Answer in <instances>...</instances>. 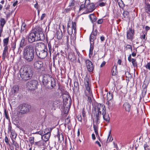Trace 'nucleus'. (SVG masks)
I'll list each match as a JSON object with an SVG mask.
<instances>
[{
    "label": "nucleus",
    "instance_id": "680f3d73",
    "mask_svg": "<svg viewBox=\"0 0 150 150\" xmlns=\"http://www.w3.org/2000/svg\"><path fill=\"white\" fill-rule=\"evenodd\" d=\"M147 69H148L150 71V62H148L145 66Z\"/></svg>",
    "mask_w": 150,
    "mask_h": 150
},
{
    "label": "nucleus",
    "instance_id": "473e14b6",
    "mask_svg": "<svg viewBox=\"0 0 150 150\" xmlns=\"http://www.w3.org/2000/svg\"><path fill=\"white\" fill-rule=\"evenodd\" d=\"M142 33H143V34H141L140 35V38L142 39H143L145 40H146L147 39L146 37L147 34V32L144 33L143 32Z\"/></svg>",
    "mask_w": 150,
    "mask_h": 150
},
{
    "label": "nucleus",
    "instance_id": "58836bf2",
    "mask_svg": "<svg viewBox=\"0 0 150 150\" xmlns=\"http://www.w3.org/2000/svg\"><path fill=\"white\" fill-rule=\"evenodd\" d=\"M57 36L58 39H60L62 37V32H58L57 33Z\"/></svg>",
    "mask_w": 150,
    "mask_h": 150
},
{
    "label": "nucleus",
    "instance_id": "8fccbe9b",
    "mask_svg": "<svg viewBox=\"0 0 150 150\" xmlns=\"http://www.w3.org/2000/svg\"><path fill=\"white\" fill-rule=\"evenodd\" d=\"M85 4H82L80 7L79 11H80L82 10H83L85 8Z\"/></svg>",
    "mask_w": 150,
    "mask_h": 150
},
{
    "label": "nucleus",
    "instance_id": "cd10ccee",
    "mask_svg": "<svg viewBox=\"0 0 150 150\" xmlns=\"http://www.w3.org/2000/svg\"><path fill=\"white\" fill-rule=\"evenodd\" d=\"M145 12L150 14V0L149 1L148 4L145 7Z\"/></svg>",
    "mask_w": 150,
    "mask_h": 150
},
{
    "label": "nucleus",
    "instance_id": "c85d7f7f",
    "mask_svg": "<svg viewBox=\"0 0 150 150\" xmlns=\"http://www.w3.org/2000/svg\"><path fill=\"white\" fill-rule=\"evenodd\" d=\"M9 41V38H7L4 39L3 41V46L4 47V48H8L7 46Z\"/></svg>",
    "mask_w": 150,
    "mask_h": 150
},
{
    "label": "nucleus",
    "instance_id": "4c0bfd02",
    "mask_svg": "<svg viewBox=\"0 0 150 150\" xmlns=\"http://www.w3.org/2000/svg\"><path fill=\"white\" fill-rule=\"evenodd\" d=\"M0 26H4V25L6 24V21L4 18H1L0 20Z\"/></svg>",
    "mask_w": 150,
    "mask_h": 150
},
{
    "label": "nucleus",
    "instance_id": "393cba45",
    "mask_svg": "<svg viewBox=\"0 0 150 150\" xmlns=\"http://www.w3.org/2000/svg\"><path fill=\"white\" fill-rule=\"evenodd\" d=\"M8 48H4L3 53L2 54V59L3 60H5L6 57L7 55L8 54Z\"/></svg>",
    "mask_w": 150,
    "mask_h": 150
},
{
    "label": "nucleus",
    "instance_id": "20e7f679",
    "mask_svg": "<svg viewBox=\"0 0 150 150\" xmlns=\"http://www.w3.org/2000/svg\"><path fill=\"white\" fill-rule=\"evenodd\" d=\"M63 98L64 106V111L65 112H69L71 103V98L68 95L64 94L63 95Z\"/></svg>",
    "mask_w": 150,
    "mask_h": 150
},
{
    "label": "nucleus",
    "instance_id": "5701e85b",
    "mask_svg": "<svg viewBox=\"0 0 150 150\" xmlns=\"http://www.w3.org/2000/svg\"><path fill=\"white\" fill-rule=\"evenodd\" d=\"M73 90L75 92H78L79 90V83L77 81H75L74 83V87Z\"/></svg>",
    "mask_w": 150,
    "mask_h": 150
},
{
    "label": "nucleus",
    "instance_id": "de8ad7c7",
    "mask_svg": "<svg viewBox=\"0 0 150 150\" xmlns=\"http://www.w3.org/2000/svg\"><path fill=\"white\" fill-rule=\"evenodd\" d=\"M85 93L86 96L88 98L90 101V100L91 101V96H92V93H90V95L88 94L87 93V92L86 91L85 92Z\"/></svg>",
    "mask_w": 150,
    "mask_h": 150
},
{
    "label": "nucleus",
    "instance_id": "3c124183",
    "mask_svg": "<svg viewBox=\"0 0 150 150\" xmlns=\"http://www.w3.org/2000/svg\"><path fill=\"white\" fill-rule=\"evenodd\" d=\"M112 102L111 100L110 101L108 100V101L106 103V104L108 105L109 107H110L111 106H112Z\"/></svg>",
    "mask_w": 150,
    "mask_h": 150
},
{
    "label": "nucleus",
    "instance_id": "f704fd0d",
    "mask_svg": "<svg viewBox=\"0 0 150 150\" xmlns=\"http://www.w3.org/2000/svg\"><path fill=\"white\" fill-rule=\"evenodd\" d=\"M26 25L24 23H22L21 30H20L21 33H22V32L24 31L25 30L26 31Z\"/></svg>",
    "mask_w": 150,
    "mask_h": 150
},
{
    "label": "nucleus",
    "instance_id": "7c9ffc66",
    "mask_svg": "<svg viewBox=\"0 0 150 150\" xmlns=\"http://www.w3.org/2000/svg\"><path fill=\"white\" fill-rule=\"evenodd\" d=\"M94 49L93 44L91 43L90 45V47L89 49V57H91L93 54V50Z\"/></svg>",
    "mask_w": 150,
    "mask_h": 150
},
{
    "label": "nucleus",
    "instance_id": "79ce46f5",
    "mask_svg": "<svg viewBox=\"0 0 150 150\" xmlns=\"http://www.w3.org/2000/svg\"><path fill=\"white\" fill-rule=\"evenodd\" d=\"M95 39V38L94 36H93L92 35H91L90 37V44L91 43L92 44H94V41Z\"/></svg>",
    "mask_w": 150,
    "mask_h": 150
},
{
    "label": "nucleus",
    "instance_id": "9b49d317",
    "mask_svg": "<svg viewBox=\"0 0 150 150\" xmlns=\"http://www.w3.org/2000/svg\"><path fill=\"white\" fill-rule=\"evenodd\" d=\"M134 30L132 28L129 27L127 32V38L131 41L132 40L134 37Z\"/></svg>",
    "mask_w": 150,
    "mask_h": 150
},
{
    "label": "nucleus",
    "instance_id": "5fc2aeb1",
    "mask_svg": "<svg viewBox=\"0 0 150 150\" xmlns=\"http://www.w3.org/2000/svg\"><path fill=\"white\" fill-rule=\"evenodd\" d=\"M98 32V30H96L95 31H93L91 35H93L94 36H96L97 35Z\"/></svg>",
    "mask_w": 150,
    "mask_h": 150
},
{
    "label": "nucleus",
    "instance_id": "b1692460",
    "mask_svg": "<svg viewBox=\"0 0 150 150\" xmlns=\"http://www.w3.org/2000/svg\"><path fill=\"white\" fill-rule=\"evenodd\" d=\"M103 119L107 122L109 123L110 122V118L109 115L108 113H103Z\"/></svg>",
    "mask_w": 150,
    "mask_h": 150
},
{
    "label": "nucleus",
    "instance_id": "72a5a7b5",
    "mask_svg": "<svg viewBox=\"0 0 150 150\" xmlns=\"http://www.w3.org/2000/svg\"><path fill=\"white\" fill-rule=\"evenodd\" d=\"M95 125L94 123H93V127L94 129V130L95 132V133L96 134V137H97V135H98V127L97 126V125Z\"/></svg>",
    "mask_w": 150,
    "mask_h": 150
},
{
    "label": "nucleus",
    "instance_id": "6e6d98bb",
    "mask_svg": "<svg viewBox=\"0 0 150 150\" xmlns=\"http://www.w3.org/2000/svg\"><path fill=\"white\" fill-rule=\"evenodd\" d=\"M5 142L7 144H9V141L8 137L7 136H6L4 139Z\"/></svg>",
    "mask_w": 150,
    "mask_h": 150
},
{
    "label": "nucleus",
    "instance_id": "09e8293b",
    "mask_svg": "<svg viewBox=\"0 0 150 150\" xmlns=\"http://www.w3.org/2000/svg\"><path fill=\"white\" fill-rule=\"evenodd\" d=\"M45 133V131L44 132H43L42 130H40L38 132H36L35 133V134H39L42 136L43 134Z\"/></svg>",
    "mask_w": 150,
    "mask_h": 150
},
{
    "label": "nucleus",
    "instance_id": "4d7b16f0",
    "mask_svg": "<svg viewBox=\"0 0 150 150\" xmlns=\"http://www.w3.org/2000/svg\"><path fill=\"white\" fill-rule=\"evenodd\" d=\"M13 144L15 146V149H18V148L19 145L16 142H14V143Z\"/></svg>",
    "mask_w": 150,
    "mask_h": 150
},
{
    "label": "nucleus",
    "instance_id": "774afa93",
    "mask_svg": "<svg viewBox=\"0 0 150 150\" xmlns=\"http://www.w3.org/2000/svg\"><path fill=\"white\" fill-rule=\"evenodd\" d=\"M46 14L45 13H43L41 16L40 19L41 20H42L44 18Z\"/></svg>",
    "mask_w": 150,
    "mask_h": 150
},
{
    "label": "nucleus",
    "instance_id": "052dcab7",
    "mask_svg": "<svg viewBox=\"0 0 150 150\" xmlns=\"http://www.w3.org/2000/svg\"><path fill=\"white\" fill-rule=\"evenodd\" d=\"M143 87H144V90L143 91V93H146V86L145 84H143L142 86Z\"/></svg>",
    "mask_w": 150,
    "mask_h": 150
},
{
    "label": "nucleus",
    "instance_id": "9d476101",
    "mask_svg": "<svg viewBox=\"0 0 150 150\" xmlns=\"http://www.w3.org/2000/svg\"><path fill=\"white\" fill-rule=\"evenodd\" d=\"M35 30L32 31L27 37L28 42L31 43L37 41Z\"/></svg>",
    "mask_w": 150,
    "mask_h": 150
},
{
    "label": "nucleus",
    "instance_id": "2eb2a0df",
    "mask_svg": "<svg viewBox=\"0 0 150 150\" xmlns=\"http://www.w3.org/2000/svg\"><path fill=\"white\" fill-rule=\"evenodd\" d=\"M35 47L37 49L38 51L47 49V46L45 44L42 42H38L35 45Z\"/></svg>",
    "mask_w": 150,
    "mask_h": 150
},
{
    "label": "nucleus",
    "instance_id": "4be33fe9",
    "mask_svg": "<svg viewBox=\"0 0 150 150\" xmlns=\"http://www.w3.org/2000/svg\"><path fill=\"white\" fill-rule=\"evenodd\" d=\"M123 107L126 111L129 112L131 109V106L128 102H126L123 104Z\"/></svg>",
    "mask_w": 150,
    "mask_h": 150
},
{
    "label": "nucleus",
    "instance_id": "a18cd8bd",
    "mask_svg": "<svg viewBox=\"0 0 150 150\" xmlns=\"http://www.w3.org/2000/svg\"><path fill=\"white\" fill-rule=\"evenodd\" d=\"M48 46L49 49V51L50 54H51L52 52V48L51 44L50 43H49L48 44Z\"/></svg>",
    "mask_w": 150,
    "mask_h": 150
},
{
    "label": "nucleus",
    "instance_id": "c756f323",
    "mask_svg": "<svg viewBox=\"0 0 150 150\" xmlns=\"http://www.w3.org/2000/svg\"><path fill=\"white\" fill-rule=\"evenodd\" d=\"M101 114V113H96L95 114L96 118V125H98L100 122L99 120Z\"/></svg>",
    "mask_w": 150,
    "mask_h": 150
},
{
    "label": "nucleus",
    "instance_id": "a19ab883",
    "mask_svg": "<svg viewBox=\"0 0 150 150\" xmlns=\"http://www.w3.org/2000/svg\"><path fill=\"white\" fill-rule=\"evenodd\" d=\"M76 118H77L78 120L80 122L82 121V117L81 113H79L78 114H77L76 115Z\"/></svg>",
    "mask_w": 150,
    "mask_h": 150
},
{
    "label": "nucleus",
    "instance_id": "0eeeda50",
    "mask_svg": "<svg viewBox=\"0 0 150 150\" xmlns=\"http://www.w3.org/2000/svg\"><path fill=\"white\" fill-rule=\"evenodd\" d=\"M92 112H106V108L104 105L99 104L97 106H93Z\"/></svg>",
    "mask_w": 150,
    "mask_h": 150
},
{
    "label": "nucleus",
    "instance_id": "69168bd1",
    "mask_svg": "<svg viewBox=\"0 0 150 150\" xmlns=\"http://www.w3.org/2000/svg\"><path fill=\"white\" fill-rule=\"evenodd\" d=\"M103 22V19H99L97 21V23L98 24H100L102 23Z\"/></svg>",
    "mask_w": 150,
    "mask_h": 150
},
{
    "label": "nucleus",
    "instance_id": "bf43d9fd",
    "mask_svg": "<svg viewBox=\"0 0 150 150\" xmlns=\"http://www.w3.org/2000/svg\"><path fill=\"white\" fill-rule=\"evenodd\" d=\"M16 42H15L14 43H13L11 46V48H12V50H14V49L16 48Z\"/></svg>",
    "mask_w": 150,
    "mask_h": 150
},
{
    "label": "nucleus",
    "instance_id": "e433bc0d",
    "mask_svg": "<svg viewBox=\"0 0 150 150\" xmlns=\"http://www.w3.org/2000/svg\"><path fill=\"white\" fill-rule=\"evenodd\" d=\"M117 66H114L113 67L112 70V75H115L117 73Z\"/></svg>",
    "mask_w": 150,
    "mask_h": 150
},
{
    "label": "nucleus",
    "instance_id": "e2e57ef3",
    "mask_svg": "<svg viewBox=\"0 0 150 150\" xmlns=\"http://www.w3.org/2000/svg\"><path fill=\"white\" fill-rule=\"evenodd\" d=\"M74 2L75 1L74 0H71V2L69 4V6H74Z\"/></svg>",
    "mask_w": 150,
    "mask_h": 150
},
{
    "label": "nucleus",
    "instance_id": "f257e3e1",
    "mask_svg": "<svg viewBox=\"0 0 150 150\" xmlns=\"http://www.w3.org/2000/svg\"><path fill=\"white\" fill-rule=\"evenodd\" d=\"M23 57L27 62H31L34 59L35 54L34 47L30 44L25 46L23 50Z\"/></svg>",
    "mask_w": 150,
    "mask_h": 150
},
{
    "label": "nucleus",
    "instance_id": "dca6fc26",
    "mask_svg": "<svg viewBox=\"0 0 150 150\" xmlns=\"http://www.w3.org/2000/svg\"><path fill=\"white\" fill-rule=\"evenodd\" d=\"M45 133L43 134L41 136L42 139L44 140V142L47 141L50 138L51 133L49 132H47V130H45Z\"/></svg>",
    "mask_w": 150,
    "mask_h": 150
},
{
    "label": "nucleus",
    "instance_id": "6ab92c4d",
    "mask_svg": "<svg viewBox=\"0 0 150 150\" xmlns=\"http://www.w3.org/2000/svg\"><path fill=\"white\" fill-rule=\"evenodd\" d=\"M43 66V63L41 61H36L34 64V68L36 69H40Z\"/></svg>",
    "mask_w": 150,
    "mask_h": 150
},
{
    "label": "nucleus",
    "instance_id": "4468645a",
    "mask_svg": "<svg viewBox=\"0 0 150 150\" xmlns=\"http://www.w3.org/2000/svg\"><path fill=\"white\" fill-rule=\"evenodd\" d=\"M85 62L88 71L90 72L92 71L93 69V67L92 62L89 60L87 59Z\"/></svg>",
    "mask_w": 150,
    "mask_h": 150
},
{
    "label": "nucleus",
    "instance_id": "49530a36",
    "mask_svg": "<svg viewBox=\"0 0 150 150\" xmlns=\"http://www.w3.org/2000/svg\"><path fill=\"white\" fill-rule=\"evenodd\" d=\"M131 61L132 64L133 65L134 67H137V63L136 62V60L135 59H134L133 58H132L131 59Z\"/></svg>",
    "mask_w": 150,
    "mask_h": 150
},
{
    "label": "nucleus",
    "instance_id": "bb28decb",
    "mask_svg": "<svg viewBox=\"0 0 150 150\" xmlns=\"http://www.w3.org/2000/svg\"><path fill=\"white\" fill-rule=\"evenodd\" d=\"M89 17L92 23L95 22L97 19V18L93 14L89 15Z\"/></svg>",
    "mask_w": 150,
    "mask_h": 150
},
{
    "label": "nucleus",
    "instance_id": "c03bdc74",
    "mask_svg": "<svg viewBox=\"0 0 150 150\" xmlns=\"http://www.w3.org/2000/svg\"><path fill=\"white\" fill-rule=\"evenodd\" d=\"M34 137H30L29 138V140L30 142V143L31 144H32L35 143L34 142Z\"/></svg>",
    "mask_w": 150,
    "mask_h": 150
},
{
    "label": "nucleus",
    "instance_id": "a878e982",
    "mask_svg": "<svg viewBox=\"0 0 150 150\" xmlns=\"http://www.w3.org/2000/svg\"><path fill=\"white\" fill-rule=\"evenodd\" d=\"M59 141H62L64 140V138L63 134L62 133L60 134V132L58 130L57 134V135Z\"/></svg>",
    "mask_w": 150,
    "mask_h": 150
},
{
    "label": "nucleus",
    "instance_id": "f3484780",
    "mask_svg": "<svg viewBox=\"0 0 150 150\" xmlns=\"http://www.w3.org/2000/svg\"><path fill=\"white\" fill-rule=\"evenodd\" d=\"M26 43L25 42V38L23 37L20 42L19 47L18 48V52L21 53L23 48L25 45Z\"/></svg>",
    "mask_w": 150,
    "mask_h": 150
},
{
    "label": "nucleus",
    "instance_id": "6e6552de",
    "mask_svg": "<svg viewBox=\"0 0 150 150\" xmlns=\"http://www.w3.org/2000/svg\"><path fill=\"white\" fill-rule=\"evenodd\" d=\"M35 30L37 41H42L45 40V36L40 28H38V30L37 29Z\"/></svg>",
    "mask_w": 150,
    "mask_h": 150
},
{
    "label": "nucleus",
    "instance_id": "2f4dec72",
    "mask_svg": "<svg viewBox=\"0 0 150 150\" xmlns=\"http://www.w3.org/2000/svg\"><path fill=\"white\" fill-rule=\"evenodd\" d=\"M85 86L86 89V90L85 91V92L86 91L87 92V94H88L90 95V93H92L91 89L90 87V85H86Z\"/></svg>",
    "mask_w": 150,
    "mask_h": 150
},
{
    "label": "nucleus",
    "instance_id": "ea45409f",
    "mask_svg": "<svg viewBox=\"0 0 150 150\" xmlns=\"http://www.w3.org/2000/svg\"><path fill=\"white\" fill-rule=\"evenodd\" d=\"M10 132L11 133V137L13 138H16L17 136V134L15 132V131L13 129V130H11Z\"/></svg>",
    "mask_w": 150,
    "mask_h": 150
},
{
    "label": "nucleus",
    "instance_id": "13d9d810",
    "mask_svg": "<svg viewBox=\"0 0 150 150\" xmlns=\"http://www.w3.org/2000/svg\"><path fill=\"white\" fill-rule=\"evenodd\" d=\"M126 49L127 50L128 49H130L131 51H132V46L130 45H127L126 47Z\"/></svg>",
    "mask_w": 150,
    "mask_h": 150
},
{
    "label": "nucleus",
    "instance_id": "338daca9",
    "mask_svg": "<svg viewBox=\"0 0 150 150\" xmlns=\"http://www.w3.org/2000/svg\"><path fill=\"white\" fill-rule=\"evenodd\" d=\"M8 130L9 131H11V130H13V129H12V126H11V124H9L8 125Z\"/></svg>",
    "mask_w": 150,
    "mask_h": 150
},
{
    "label": "nucleus",
    "instance_id": "603ef678",
    "mask_svg": "<svg viewBox=\"0 0 150 150\" xmlns=\"http://www.w3.org/2000/svg\"><path fill=\"white\" fill-rule=\"evenodd\" d=\"M85 85H90L89 83V79L88 78H86L85 80Z\"/></svg>",
    "mask_w": 150,
    "mask_h": 150
},
{
    "label": "nucleus",
    "instance_id": "0e129e2a",
    "mask_svg": "<svg viewBox=\"0 0 150 150\" xmlns=\"http://www.w3.org/2000/svg\"><path fill=\"white\" fill-rule=\"evenodd\" d=\"M137 50H135L132 52V55L133 57H135L136 55Z\"/></svg>",
    "mask_w": 150,
    "mask_h": 150
},
{
    "label": "nucleus",
    "instance_id": "7ed1b4c3",
    "mask_svg": "<svg viewBox=\"0 0 150 150\" xmlns=\"http://www.w3.org/2000/svg\"><path fill=\"white\" fill-rule=\"evenodd\" d=\"M42 82L43 85L48 89H52L55 86L54 80L48 74L43 76Z\"/></svg>",
    "mask_w": 150,
    "mask_h": 150
},
{
    "label": "nucleus",
    "instance_id": "412c9836",
    "mask_svg": "<svg viewBox=\"0 0 150 150\" xmlns=\"http://www.w3.org/2000/svg\"><path fill=\"white\" fill-rule=\"evenodd\" d=\"M19 90L18 87L17 85L14 86L11 90L12 94L15 95L18 92Z\"/></svg>",
    "mask_w": 150,
    "mask_h": 150
},
{
    "label": "nucleus",
    "instance_id": "37998d69",
    "mask_svg": "<svg viewBox=\"0 0 150 150\" xmlns=\"http://www.w3.org/2000/svg\"><path fill=\"white\" fill-rule=\"evenodd\" d=\"M123 15L125 18H127L129 17V13L127 11H124Z\"/></svg>",
    "mask_w": 150,
    "mask_h": 150
},
{
    "label": "nucleus",
    "instance_id": "864d4df0",
    "mask_svg": "<svg viewBox=\"0 0 150 150\" xmlns=\"http://www.w3.org/2000/svg\"><path fill=\"white\" fill-rule=\"evenodd\" d=\"M149 147V146L146 143L144 144V150H147L148 149V150H150L149 148L148 147Z\"/></svg>",
    "mask_w": 150,
    "mask_h": 150
},
{
    "label": "nucleus",
    "instance_id": "a211bd4d",
    "mask_svg": "<svg viewBox=\"0 0 150 150\" xmlns=\"http://www.w3.org/2000/svg\"><path fill=\"white\" fill-rule=\"evenodd\" d=\"M21 117L20 113H12L11 118L13 121L14 120L17 121L19 120Z\"/></svg>",
    "mask_w": 150,
    "mask_h": 150
},
{
    "label": "nucleus",
    "instance_id": "f8f14e48",
    "mask_svg": "<svg viewBox=\"0 0 150 150\" xmlns=\"http://www.w3.org/2000/svg\"><path fill=\"white\" fill-rule=\"evenodd\" d=\"M47 49L40 51L38 50L36 54L38 57L41 59L45 58L47 55Z\"/></svg>",
    "mask_w": 150,
    "mask_h": 150
},
{
    "label": "nucleus",
    "instance_id": "423d86ee",
    "mask_svg": "<svg viewBox=\"0 0 150 150\" xmlns=\"http://www.w3.org/2000/svg\"><path fill=\"white\" fill-rule=\"evenodd\" d=\"M76 23L75 22L69 21L67 24V32L70 35H72L73 32L74 34L76 33Z\"/></svg>",
    "mask_w": 150,
    "mask_h": 150
},
{
    "label": "nucleus",
    "instance_id": "aec40b11",
    "mask_svg": "<svg viewBox=\"0 0 150 150\" xmlns=\"http://www.w3.org/2000/svg\"><path fill=\"white\" fill-rule=\"evenodd\" d=\"M45 142L44 141H40L38 142H35L34 144L35 146H37L38 147L41 148L42 146L43 149H44L45 147L43 146H45Z\"/></svg>",
    "mask_w": 150,
    "mask_h": 150
},
{
    "label": "nucleus",
    "instance_id": "c9c22d12",
    "mask_svg": "<svg viewBox=\"0 0 150 150\" xmlns=\"http://www.w3.org/2000/svg\"><path fill=\"white\" fill-rule=\"evenodd\" d=\"M107 97L108 100L110 101L111 100L112 98V94L110 92H109L108 93H107Z\"/></svg>",
    "mask_w": 150,
    "mask_h": 150
},
{
    "label": "nucleus",
    "instance_id": "ddd939ff",
    "mask_svg": "<svg viewBox=\"0 0 150 150\" xmlns=\"http://www.w3.org/2000/svg\"><path fill=\"white\" fill-rule=\"evenodd\" d=\"M86 8L87 9L86 10L85 12L84 13L85 14L88 13H89L92 12L96 8L94 3H89V4H88L86 5Z\"/></svg>",
    "mask_w": 150,
    "mask_h": 150
},
{
    "label": "nucleus",
    "instance_id": "39448f33",
    "mask_svg": "<svg viewBox=\"0 0 150 150\" xmlns=\"http://www.w3.org/2000/svg\"><path fill=\"white\" fill-rule=\"evenodd\" d=\"M38 85V81L35 80H29L26 84L28 89L32 91H33L37 88Z\"/></svg>",
    "mask_w": 150,
    "mask_h": 150
},
{
    "label": "nucleus",
    "instance_id": "f03ea898",
    "mask_svg": "<svg viewBox=\"0 0 150 150\" xmlns=\"http://www.w3.org/2000/svg\"><path fill=\"white\" fill-rule=\"evenodd\" d=\"M19 71L21 77L24 80L31 79L34 73L33 70L32 68L25 67L21 68Z\"/></svg>",
    "mask_w": 150,
    "mask_h": 150
},
{
    "label": "nucleus",
    "instance_id": "1a4fd4ad",
    "mask_svg": "<svg viewBox=\"0 0 150 150\" xmlns=\"http://www.w3.org/2000/svg\"><path fill=\"white\" fill-rule=\"evenodd\" d=\"M19 112H26L30 111L31 109L30 105L28 104L21 105L18 106Z\"/></svg>",
    "mask_w": 150,
    "mask_h": 150
}]
</instances>
